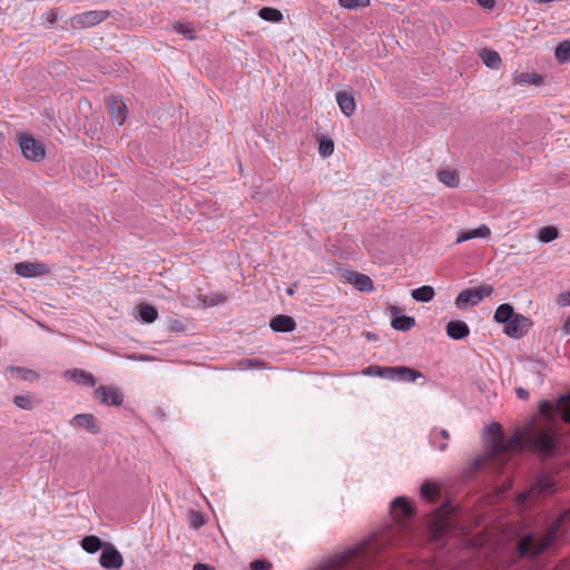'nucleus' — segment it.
Returning <instances> with one entry per match:
<instances>
[{
	"instance_id": "bf43d9fd",
	"label": "nucleus",
	"mask_w": 570,
	"mask_h": 570,
	"mask_svg": "<svg viewBox=\"0 0 570 570\" xmlns=\"http://www.w3.org/2000/svg\"><path fill=\"white\" fill-rule=\"evenodd\" d=\"M440 434H441V436H442L443 439H449V438H450V434H449L448 430H442V431L440 432Z\"/></svg>"
},
{
	"instance_id": "9b49d317",
	"label": "nucleus",
	"mask_w": 570,
	"mask_h": 570,
	"mask_svg": "<svg viewBox=\"0 0 570 570\" xmlns=\"http://www.w3.org/2000/svg\"><path fill=\"white\" fill-rule=\"evenodd\" d=\"M14 271L21 277H35L50 273V268L47 265L30 262L17 263Z\"/></svg>"
},
{
	"instance_id": "4d7b16f0",
	"label": "nucleus",
	"mask_w": 570,
	"mask_h": 570,
	"mask_svg": "<svg viewBox=\"0 0 570 570\" xmlns=\"http://www.w3.org/2000/svg\"><path fill=\"white\" fill-rule=\"evenodd\" d=\"M245 364H248L250 366H256L259 364V361L258 360H247L244 362Z\"/></svg>"
},
{
	"instance_id": "dca6fc26",
	"label": "nucleus",
	"mask_w": 570,
	"mask_h": 570,
	"mask_svg": "<svg viewBox=\"0 0 570 570\" xmlns=\"http://www.w3.org/2000/svg\"><path fill=\"white\" fill-rule=\"evenodd\" d=\"M271 328L278 333H289L296 327L295 321L287 315H277L271 320Z\"/></svg>"
},
{
	"instance_id": "f03ea898",
	"label": "nucleus",
	"mask_w": 570,
	"mask_h": 570,
	"mask_svg": "<svg viewBox=\"0 0 570 570\" xmlns=\"http://www.w3.org/2000/svg\"><path fill=\"white\" fill-rule=\"evenodd\" d=\"M518 433L521 448H527L543 458L553 455L557 440L549 429H535L529 425L519 430Z\"/></svg>"
},
{
	"instance_id": "bb28decb",
	"label": "nucleus",
	"mask_w": 570,
	"mask_h": 570,
	"mask_svg": "<svg viewBox=\"0 0 570 570\" xmlns=\"http://www.w3.org/2000/svg\"><path fill=\"white\" fill-rule=\"evenodd\" d=\"M541 82H542V76H540L538 73L522 72V73H517L513 77V83L519 85V86L529 85V83L540 85Z\"/></svg>"
},
{
	"instance_id": "ea45409f",
	"label": "nucleus",
	"mask_w": 570,
	"mask_h": 570,
	"mask_svg": "<svg viewBox=\"0 0 570 570\" xmlns=\"http://www.w3.org/2000/svg\"><path fill=\"white\" fill-rule=\"evenodd\" d=\"M174 30L184 35L187 39H195L194 29L188 23H176Z\"/></svg>"
},
{
	"instance_id": "39448f33",
	"label": "nucleus",
	"mask_w": 570,
	"mask_h": 570,
	"mask_svg": "<svg viewBox=\"0 0 570 570\" xmlns=\"http://www.w3.org/2000/svg\"><path fill=\"white\" fill-rule=\"evenodd\" d=\"M18 141L22 155L31 161H40L46 156V149L43 145L36 140L32 136L28 134H20L18 136Z\"/></svg>"
},
{
	"instance_id": "ddd939ff",
	"label": "nucleus",
	"mask_w": 570,
	"mask_h": 570,
	"mask_svg": "<svg viewBox=\"0 0 570 570\" xmlns=\"http://www.w3.org/2000/svg\"><path fill=\"white\" fill-rule=\"evenodd\" d=\"M108 108L111 120L121 126L127 118V107L120 97L111 96L108 98Z\"/></svg>"
},
{
	"instance_id": "6e6552de",
	"label": "nucleus",
	"mask_w": 570,
	"mask_h": 570,
	"mask_svg": "<svg viewBox=\"0 0 570 570\" xmlns=\"http://www.w3.org/2000/svg\"><path fill=\"white\" fill-rule=\"evenodd\" d=\"M94 396L108 406H120L124 403L120 389L114 385H100L94 391Z\"/></svg>"
},
{
	"instance_id": "4be33fe9",
	"label": "nucleus",
	"mask_w": 570,
	"mask_h": 570,
	"mask_svg": "<svg viewBox=\"0 0 570 570\" xmlns=\"http://www.w3.org/2000/svg\"><path fill=\"white\" fill-rule=\"evenodd\" d=\"M439 180L446 187L455 188L460 184V177L456 170L445 168L438 173Z\"/></svg>"
},
{
	"instance_id": "864d4df0",
	"label": "nucleus",
	"mask_w": 570,
	"mask_h": 570,
	"mask_svg": "<svg viewBox=\"0 0 570 570\" xmlns=\"http://www.w3.org/2000/svg\"><path fill=\"white\" fill-rule=\"evenodd\" d=\"M193 570H214L210 566L205 563H196Z\"/></svg>"
},
{
	"instance_id": "052dcab7",
	"label": "nucleus",
	"mask_w": 570,
	"mask_h": 570,
	"mask_svg": "<svg viewBox=\"0 0 570 570\" xmlns=\"http://www.w3.org/2000/svg\"><path fill=\"white\" fill-rule=\"evenodd\" d=\"M446 446H448L446 443H442V444H440L439 449L441 451H444L446 449Z\"/></svg>"
},
{
	"instance_id": "9d476101",
	"label": "nucleus",
	"mask_w": 570,
	"mask_h": 570,
	"mask_svg": "<svg viewBox=\"0 0 570 570\" xmlns=\"http://www.w3.org/2000/svg\"><path fill=\"white\" fill-rule=\"evenodd\" d=\"M99 563L102 568L108 570H118L124 563L121 553L116 549L112 543H105L101 551Z\"/></svg>"
},
{
	"instance_id": "1a4fd4ad",
	"label": "nucleus",
	"mask_w": 570,
	"mask_h": 570,
	"mask_svg": "<svg viewBox=\"0 0 570 570\" xmlns=\"http://www.w3.org/2000/svg\"><path fill=\"white\" fill-rule=\"evenodd\" d=\"M109 16L108 11L92 10L80 14H76L71 18V24L73 28L85 29L94 27L104 21Z\"/></svg>"
},
{
	"instance_id": "b1692460",
	"label": "nucleus",
	"mask_w": 570,
	"mask_h": 570,
	"mask_svg": "<svg viewBox=\"0 0 570 570\" xmlns=\"http://www.w3.org/2000/svg\"><path fill=\"white\" fill-rule=\"evenodd\" d=\"M435 291L430 285H423L412 291L411 296L416 302L428 303L433 299Z\"/></svg>"
},
{
	"instance_id": "c756f323",
	"label": "nucleus",
	"mask_w": 570,
	"mask_h": 570,
	"mask_svg": "<svg viewBox=\"0 0 570 570\" xmlns=\"http://www.w3.org/2000/svg\"><path fill=\"white\" fill-rule=\"evenodd\" d=\"M259 17L265 21L278 22L282 20L283 14L278 9L264 7L259 10Z\"/></svg>"
},
{
	"instance_id": "a211bd4d",
	"label": "nucleus",
	"mask_w": 570,
	"mask_h": 570,
	"mask_svg": "<svg viewBox=\"0 0 570 570\" xmlns=\"http://www.w3.org/2000/svg\"><path fill=\"white\" fill-rule=\"evenodd\" d=\"M336 101L341 111L350 117L355 112L356 104L352 94L343 91L336 95Z\"/></svg>"
},
{
	"instance_id": "f257e3e1",
	"label": "nucleus",
	"mask_w": 570,
	"mask_h": 570,
	"mask_svg": "<svg viewBox=\"0 0 570 570\" xmlns=\"http://www.w3.org/2000/svg\"><path fill=\"white\" fill-rule=\"evenodd\" d=\"M372 557L367 540L336 552L324 560L317 570H364Z\"/></svg>"
},
{
	"instance_id": "e433bc0d",
	"label": "nucleus",
	"mask_w": 570,
	"mask_h": 570,
	"mask_svg": "<svg viewBox=\"0 0 570 570\" xmlns=\"http://www.w3.org/2000/svg\"><path fill=\"white\" fill-rule=\"evenodd\" d=\"M334 153V144L330 138H323L320 141L318 154L322 157H330Z\"/></svg>"
},
{
	"instance_id": "393cba45",
	"label": "nucleus",
	"mask_w": 570,
	"mask_h": 570,
	"mask_svg": "<svg viewBox=\"0 0 570 570\" xmlns=\"http://www.w3.org/2000/svg\"><path fill=\"white\" fill-rule=\"evenodd\" d=\"M480 57L483 63L491 69H498L502 63L500 55L491 49H483Z\"/></svg>"
},
{
	"instance_id": "a878e982",
	"label": "nucleus",
	"mask_w": 570,
	"mask_h": 570,
	"mask_svg": "<svg viewBox=\"0 0 570 570\" xmlns=\"http://www.w3.org/2000/svg\"><path fill=\"white\" fill-rule=\"evenodd\" d=\"M415 326V318L407 315H400L392 320V327L397 331L407 332Z\"/></svg>"
},
{
	"instance_id": "58836bf2",
	"label": "nucleus",
	"mask_w": 570,
	"mask_h": 570,
	"mask_svg": "<svg viewBox=\"0 0 570 570\" xmlns=\"http://www.w3.org/2000/svg\"><path fill=\"white\" fill-rule=\"evenodd\" d=\"M13 404L22 410H31L32 409V400L27 395H17L13 399Z\"/></svg>"
},
{
	"instance_id": "412c9836",
	"label": "nucleus",
	"mask_w": 570,
	"mask_h": 570,
	"mask_svg": "<svg viewBox=\"0 0 570 570\" xmlns=\"http://www.w3.org/2000/svg\"><path fill=\"white\" fill-rule=\"evenodd\" d=\"M514 315H515V313H514L513 306L508 303H503L497 307V309L494 312L493 320L499 324L507 325L508 322H510V320Z\"/></svg>"
},
{
	"instance_id": "2eb2a0df",
	"label": "nucleus",
	"mask_w": 570,
	"mask_h": 570,
	"mask_svg": "<svg viewBox=\"0 0 570 570\" xmlns=\"http://www.w3.org/2000/svg\"><path fill=\"white\" fill-rule=\"evenodd\" d=\"M71 425L82 428L92 434H98L100 429L97 424L96 417L90 413L77 414L72 417Z\"/></svg>"
},
{
	"instance_id": "49530a36",
	"label": "nucleus",
	"mask_w": 570,
	"mask_h": 570,
	"mask_svg": "<svg viewBox=\"0 0 570 570\" xmlns=\"http://www.w3.org/2000/svg\"><path fill=\"white\" fill-rule=\"evenodd\" d=\"M169 326L174 332H183L185 330V325L177 320H171Z\"/></svg>"
},
{
	"instance_id": "aec40b11",
	"label": "nucleus",
	"mask_w": 570,
	"mask_h": 570,
	"mask_svg": "<svg viewBox=\"0 0 570 570\" xmlns=\"http://www.w3.org/2000/svg\"><path fill=\"white\" fill-rule=\"evenodd\" d=\"M65 375L70 376L78 384L87 385L90 387H94L96 384L95 376L91 373H88L83 370H69L65 373Z\"/></svg>"
},
{
	"instance_id": "f8f14e48",
	"label": "nucleus",
	"mask_w": 570,
	"mask_h": 570,
	"mask_svg": "<svg viewBox=\"0 0 570 570\" xmlns=\"http://www.w3.org/2000/svg\"><path fill=\"white\" fill-rule=\"evenodd\" d=\"M343 276L348 284L353 285L361 292H372L374 289L373 281L365 274L353 271H344Z\"/></svg>"
},
{
	"instance_id": "473e14b6",
	"label": "nucleus",
	"mask_w": 570,
	"mask_h": 570,
	"mask_svg": "<svg viewBox=\"0 0 570 570\" xmlns=\"http://www.w3.org/2000/svg\"><path fill=\"white\" fill-rule=\"evenodd\" d=\"M558 237V229L553 226H547L540 229L538 238L542 243H550Z\"/></svg>"
},
{
	"instance_id": "09e8293b",
	"label": "nucleus",
	"mask_w": 570,
	"mask_h": 570,
	"mask_svg": "<svg viewBox=\"0 0 570 570\" xmlns=\"http://www.w3.org/2000/svg\"><path fill=\"white\" fill-rule=\"evenodd\" d=\"M515 394L520 400H528L529 397V392L523 387H517Z\"/></svg>"
},
{
	"instance_id": "f704fd0d",
	"label": "nucleus",
	"mask_w": 570,
	"mask_h": 570,
	"mask_svg": "<svg viewBox=\"0 0 570 570\" xmlns=\"http://www.w3.org/2000/svg\"><path fill=\"white\" fill-rule=\"evenodd\" d=\"M559 409L562 414L563 421L570 422V394L560 397Z\"/></svg>"
},
{
	"instance_id": "de8ad7c7",
	"label": "nucleus",
	"mask_w": 570,
	"mask_h": 570,
	"mask_svg": "<svg viewBox=\"0 0 570 570\" xmlns=\"http://www.w3.org/2000/svg\"><path fill=\"white\" fill-rule=\"evenodd\" d=\"M558 303L561 305V306H568L570 305V291L567 292V293H563L559 296L558 298Z\"/></svg>"
},
{
	"instance_id": "4c0bfd02",
	"label": "nucleus",
	"mask_w": 570,
	"mask_h": 570,
	"mask_svg": "<svg viewBox=\"0 0 570 570\" xmlns=\"http://www.w3.org/2000/svg\"><path fill=\"white\" fill-rule=\"evenodd\" d=\"M554 485V482L552 478L548 475H540L537 480V488L540 492L547 493L549 492Z\"/></svg>"
},
{
	"instance_id": "cd10ccee",
	"label": "nucleus",
	"mask_w": 570,
	"mask_h": 570,
	"mask_svg": "<svg viewBox=\"0 0 570 570\" xmlns=\"http://www.w3.org/2000/svg\"><path fill=\"white\" fill-rule=\"evenodd\" d=\"M439 493H440V488L435 483L425 481L421 485V495L428 502H433L436 499V497L439 495Z\"/></svg>"
},
{
	"instance_id": "2f4dec72",
	"label": "nucleus",
	"mask_w": 570,
	"mask_h": 570,
	"mask_svg": "<svg viewBox=\"0 0 570 570\" xmlns=\"http://www.w3.org/2000/svg\"><path fill=\"white\" fill-rule=\"evenodd\" d=\"M554 56L558 61H570V41H562L554 50Z\"/></svg>"
},
{
	"instance_id": "6e6d98bb",
	"label": "nucleus",
	"mask_w": 570,
	"mask_h": 570,
	"mask_svg": "<svg viewBox=\"0 0 570 570\" xmlns=\"http://www.w3.org/2000/svg\"><path fill=\"white\" fill-rule=\"evenodd\" d=\"M56 19H57V16H56L53 12H50V13L48 14V22H49L50 24L55 23Z\"/></svg>"
},
{
	"instance_id": "6ab92c4d",
	"label": "nucleus",
	"mask_w": 570,
	"mask_h": 570,
	"mask_svg": "<svg viewBox=\"0 0 570 570\" xmlns=\"http://www.w3.org/2000/svg\"><path fill=\"white\" fill-rule=\"evenodd\" d=\"M490 235L491 229L485 224H481L474 229L461 233L456 237L455 244H461L473 238H488Z\"/></svg>"
},
{
	"instance_id": "0eeeda50",
	"label": "nucleus",
	"mask_w": 570,
	"mask_h": 570,
	"mask_svg": "<svg viewBox=\"0 0 570 570\" xmlns=\"http://www.w3.org/2000/svg\"><path fill=\"white\" fill-rule=\"evenodd\" d=\"M533 322L531 318L515 313V315L504 326V334L511 338L523 337L532 327Z\"/></svg>"
},
{
	"instance_id": "37998d69",
	"label": "nucleus",
	"mask_w": 570,
	"mask_h": 570,
	"mask_svg": "<svg viewBox=\"0 0 570 570\" xmlns=\"http://www.w3.org/2000/svg\"><path fill=\"white\" fill-rule=\"evenodd\" d=\"M271 568H272V563L268 562V561H264V560H254L250 563V569L252 570H267V569H271Z\"/></svg>"
},
{
	"instance_id": "a18cd8bd",
	"label": "nucleus",
	"mask_w": 570,
	"mask_h": 570,
	"mask_svg": "<svg viewBox=\"0 0 570 570\" xmlns=\"http://www.w3.org/2000/svg\"><path fill=\"white\" fill-rule=\"evenodd\" d=\"M193 524L196 529L200 528L204 524V519L200 513L191 512L190 514Z\"/></svg>"
},
{
	"instance_id": "3c124183",
	"label": "nucleus",
	"mask_w": 570,
	"mask_h": 570,
	"mask_svg": "<svg viewBox=\"0 0 570 570\" xmlns=\"http://www.w3.org/2000/svg\"><path fill=\"white\" fill-rule=\"evenodd\" d=\"M478 3L485 9H492L495 4L494 0H476Z\"/></svg>"
},
{
	"instance_id": "c9c22d12",
	"label": "nucleus",
	"mask_w": 570,
	"mask_h": 570,
	"mask_svg": "<svg viewBox=\"0 0 570 570\" xmlns=\"http://www.w3.org/2000/svg\"><path fill=\"white\" fill-rule=\"evenodd\" d=\"M338 3L344 9L353 10L367 7L370 0H338Z\"/></svg>"
},
{
	"instance_id": "5701e85b",
	"label": "nucleus",
	"mask_w": 570,
	"mask_h": 570,
	"mask_svg": "<svg viewBox=\"0 0 570 570\" xmlns=\"http://www.w3.org/2000/svg\"><path fill=\"white\" fill-rule=\"evenodd\" d=\"M80 546L87 553L92 554L104 549L105 543L97 535H87L82 538Z\"/></svg>"
},
{
	"instance_id": "5fc2aeb1",
	"label": "nucleus",
	"mask_w": 570,
	"mask_h": 570,
	"mask_svg": "<svg viewBox=\"0 0 570 570\" xmlns=\"http://www.w3.org/2000/svg\"><path fill=\"white\" fill-rule=\"evenodd\" d=\"M562 330L566 334L570 333V317L563 322Z\"/></svg>"
},
{
	"instance_id": "7ed1b4c3",
	"label": "nucleus",
	"mask_w": 570,
	"mask_h": 570,
	"mask_svg": "<svg viewBox=\"0 0 570 570\" xmlns=\"http://www.w3.org/2000/svg\"><path fill=\"white\" fill-rule=\"evenodd\" d=\"M566 519H570V508L564 510L561 515L553 522L547 530L546 534L540 538L537 542L533 541V537L530 534L521 538L518 544L520 556H529L535 558L542 553L556 539L557 532L561 522Z\"/></svg>"
},
{
	"instance_id": "c85d7f7f",
	"label": "nucleus",
	"mask_w": 570,
	"mask_h": 570,
	"mask_svg": "<svg viewBox=\"0 0 570 570\" xmlns=\"http://www.w3.org/2000/svg\"><path fill=\"white\" fill-rule=\"evenodd\" d=\"M139 315L142 322L150 324L157 320L158 312L153 305L144 304L140 306Z\"/></svg>"
},
{
	"instance_id": "8fccbe9b",
	"label": "nucleus",
	"mask_w": 570,
	"mask_h": 570,
	"mask_svg": "<svg viewBox=\"0 0 570 570\" xmlns=\"http://www.w3.org/2000/svg\"><path fill=\"white\" fill-rule=\"evenodd\" d=\"M551 406H552V405H551V403H550L549 401H547V400L541 401V402L539 403V411H540L541 413H547V412L551 409Z\"/></svg>"
},
{
	"instance_id": "4468645a",
	"label": "nucleus",
	"mask_w": 570,
	"mask_h": 570,
	"mask_svg": "<svg viewBox=\"0 0 570 570\" xmlns=\"http://www.w3.org/2000/svg\"><path fill=\"white\" fill-rule=\"evenodd\" d=\"M390 379H400L405 382H414L416 379L422 377V373L406 366L385 367Z\"/></svg>"
},
{
	"instance_id": "79ce46f5",
	"label": "nucleus",
	"mask_w": 570,
	"mask_h": 570,
	"mask_svg": "<svg viewBox=\"0 0 570 570\" xmlns=\"http://www.w3.org/2000/svg\"><path fill=\"white\" fill-rule=\"evenodd\" d=\"M362 373L364 375H377V376H387L389 377V373L385 371V367H381V366H376V365L368 366V367L364 368L362 371Z\"/></svg>"
},
{
	"instance_id": "20e7f679",
	"label": "nucleus",
	"mask_w": 570,
	"mask_h": 570,
	"mask_svg": "<svg viewBox=\"0 0 570 570\" xmlns=\"http://www.w3.org/2000/svg\"><path fill=\"white\" fill-rule=\"evenodd\" d=\"M494 292V288L490 284H482L478 287L466 288L459 293L455 298V306L463 308L464 306H475L483 298L489 297Z\"/></svg>"
},
{
	"instance_id": "f3484780",
	"label": "nucleus",
	"mask_w": 570,
	"mask_h": 570,
	"mask_svg": "<svg viewBox=\"0 0 570 570\" xmlns=\"http://www.w3.org/2000/svg\"><path fill=\"white\" fill-rule=\"evenodd\" d=\"M470 333L468 324L463 321H451L446 325V334L452 340H462Z\"/></svg>"
},
{
	"instance_id": "a19ab883",
	"label": "nucleus",
	"mask_w": 570,
	"mask_h": 570,
	"mask_svg": "<svg viewBox=\"0 0 570 570\" xmlns=\"http://www.w3.org/2000/svg\"><path fill=\"white\" fill-rule=\"evenodd\" d=\"M487 434L490 438V440L497 439L502 435L501 433V425L498 422H492L487 426Z\"/></svg>"
},
{
	"instance_id": "680f3d73",
	"label": "nucleus",
	"mask_w": 570,
	"mask_h": 570,
	"mask_svg": "<svg viewBox=\"0 0 570 570\" xmlns=\"http://www.w3.org/2000/svg\"><path fill=\"white\" fill-rule=\"evenodd\" d=\"M287 294H288V295H293V294H294V288H292V287H291V288H288V289H287Z\"/></svg>"
},
{
	"instance_id": "423d86ee",
	"label": "nucleus",
	"mask_w": 570,
	"mask_h": 570,
	"mask_svg": "<svg viewBox=\"0 0 570 570\" xmlns=\"http://www.w3.org/2000/svg\"><path fill=\"white\" fill-rule=\"evenodd\" d=\"M520 446V435L518 431L511 435L508 440L503 439V435L490 440L489 445L485 450L487 456L493 459L498 455H501L513 448Z\"/></svg>"
},
{
	"instance_id": "c03bdc74",
	"label": "nucleus",
	"mask_w": 570,
	"mask_h": 570,
	"mask_svg": "<svg viewBox=\"0 0 570 570\" xmlns=\"http://www.w3.org/2000/svg\"><path fill=\"white\" fill-rule=\"evenodd\" d=\"M488 459L490 458L487 456V452L483 455L473 459V461L471 462L472 470H478Z\"/></svg>"
},
{
	"instance_id": "7c9ffc66",
	"label": "nucleus",
	"mask_w": 570,
	"mask_h": 570,
	"mask_svg": "<svg viewBox=\"0 0 570 570\" xmlns=\"http://www.w3.org/2000/svg\"><path fill=\"white\" fill-rule=\"evenodd\" d=\"M391 509L394 511L401 509L404 517H409L413 513L412 507L406 498L397 497L391 502Z\"/></svg>"
},
{
	"instance_id": "603ef678",
	"label": "nucleus",
	"mask_w": 570,
	"mask_h": 570,
	"mask_svg": "<svg viewBox=\"0 0 570 570\" xmlns=\"http://www.w3.org/2000/svg\"><path fill=\"white\" fill-rule=\"evenodd\" d=\"M225 297L222 296V295H217L216 297H212L210 301L208 302L209 305L214 306L218 303H222L224 302Z\"/></svg>"
},
{
	"instance_id": "72a5a7b5",
	"label": "nucleus",
	"mask_w": 570,
	"mask_h": 570,
	"mask_svg": "<svg viewBox=\"0 0 570 570\" xmlns=\"http://www.w3.org/2000/svg\"><path fill=\"white\" fill-rule=\"evenodd\" d=\"M11 370L17 372L19 374V376L24 381L35 382V381L39 380V377H40V375L36 371L30 370V368L12 367Z\"/></svg>"
},
{
	"instance_id": "13d9d810",
	"label": "nucleus",
	"mask_w": 570,
	"mask_h": 570,
	"mask_svg": "<svg viewBox=\"0 0 570 570\" xmlns=\"http://www.w3.org/2000/svg\"><path fill=\"white\" fill-rule=\"evenodd\" d=\"M527 498H528V493H525V492H522V493L519 494V500L521 502H524L527 500Z\"/></svg>"
}]
</instances>
